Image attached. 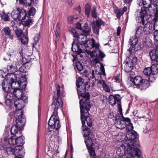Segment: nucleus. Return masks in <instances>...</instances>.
<instances>
[{"instance_id": "52", "label": "nucleus", "mask_w": 158, "mask_h": 158, "mask_svg": "<svg viewBox=\"0 0 158 158\" xmlns=\"http://www.w3.org/2000/svg\"><path fill=\"white\" fill-rule=\"evenodd\" d=\"M101 64L100 70L101 72L99 73V74L101 75H102L104 76H106V73L104 69V66L102 64Z\"/></svg>"}, {"instance_id": "37", "label": "nucleus", "mask_w": 158, "mask_h": 158, "mask_svg": "<svg viewBox=\"0 0 158 158\" xmlns=\"http://www.w3.org/2000/svg\"><path fill=\"white\" fill-rule=\"evenodd\" d=\"M87 148L91 147L92 144V140L89 137H88L87 140L85 141Z\"/></svg>"}, {"instance_id": "14", "label": "nucleus", "mask_w": 158, "mask_h": 158, "mask_svg": "<svg viewBox=\"0 0 158 158\" xmlns=\"http://www.w3.org/2000/svg\"><path fill=\"white\" fill-rule=\"evenodd\" d=\"M126 136L127 139L125 141H129V144H127L133 148H137L134 144L135 140L136 138L135 135L133 133L129 131L127 133Z\"/></svg>"}, {"instance_id": "11", "label": "nucleus", "mask_w": 158, "mask_h": 158, "mask_svg": "<svg viewBox=\"0 0 158 158\" xmlns=\"http://www.w3.org/2000/svg\"><path fill=\"white\" fill-rule=\"evenodd\" d=\"M15 106L18 110L14 114L15 117H18V115H21L23 117V112L21 110L24 107V102L21 99H18L15 101L14 102Z\"/></svg>"}, {"instance_id": "59", "label": "nucleus", "mask_w": 158, "mask_h": 158, "mask_svg": "<svg viewBox=\"0 0 158 158\" xmlns=\"http://www.w3.org/2000/svg\"><path fill=\"white\" fill-rule=\"evenodd\" d=\"M155 74H151L150 75L148 76L149 77L148 79L151 82H153L155 80V78L154 77V75Z\"/></svg>"}, {"instance_id": "36", "label": "nucleus", "mask_w": 158, "mask_h": 158, "mask_svg": "<svg viewBox=\"0 0 158 158\" xmlns=\"http://www.w3.org/2000/svg\"><path fill=\"white\" fill-rule=\"evenodd\" d=\"M91 6L89 4L87 3L85 6V14L88 17L90 11Z\"/></svg>"}, {"instance_id": "49", "label": "nucleus", "mask_w": 158, "mask_h": 158, "mask_svg": "<svg viewBox=\"0 0 158 158\" xmlns=\"http://www.w3.org/2000/svg\"><path fill=\"white\" fill-rule=\"evenodd\" d=\"M85 119V121H86L87 124L88 126L91 127L92 126V121L90 118L88 116L84 118V119Z\"/></svg>"}, {"instance_id": "19", "label": "nucleus", "mask_w": 158, "mask_h": 158, "mask_svg": "<svg viewBox=\"0 0 158 158\" xmlns=\"http://www.w3.org/2000/svg\"><path fill=\"white\" fill-rule=\"evenodd\" d=\"M120 96L118 94H116L114 96L110 95L109 97V103L112 106L115 105L116 102L118 103L120 101Z\"/></svg>"}, {"instance_id": "60", "label": "nucleus", "mask_w": 158, "mask_h": 158, "mask_svg": "<svg viewBox=\"0 0 158 158\" xmlns=\"http://www.w3.org/2000/svg\"><path fill=\"white\" fill-rule=\"evenodd\" d=\"M122 115V119L121 120L122 121H124V122H125L126 123V122L127 123L130 122L131 120H130V119L129 118H125L123 117V115Z\"/></svg>"}, {"instance_id": "13", "label": "nucleus", "mask_w": 158, "mask_h": 158, "mask_svg": "<svg viewBox=\"0 0 158 158\" xmlns=\"http://www.w3.org/2000/svg\"><path fill=\"white\" fill-rule=\"evenodd\" d=\"M105 23L101 19L94 20L91 23L92 27L94 33L96 34H98L99 29L102 24H104Z\"/></svg>"}, {"instance_id": "29", "label": "nucleus", "mask_w": 158, "mask_h": 158, "mask_svg": "<svg viewBox=\"0 0 158 158\" xmlns=\"http://www.w3.org/2000/svg\"><path fill=\"white\" fill-rule=\"evenodd\" d=\"M72 50L73 51L76 53L78 52H81L82 51V49L81 48L78 44L74 43H73L72 44Z\"/></svg>"}, {"instance_id": "51", "label": "nucleus", "mask_w": 158, "mask_h": 158, "mask_svg": "<svg viewBox=\"0 0 158 158\" xmlns=\"http://www.w3.org/2000/svg\"><path fill=\"white\" fill-rule=\"evenodd\" d=\"M14 150L11 147H8L6 148V152L8 154L14 155Z\"/></svg>"}, {"instance_id": "63", "label": "nucleus", "mask_w": 158, "mask_h": 158, "mask_svg": "<svg viewBox=\"0 0 158 158\" xmlns=\"http://www.w3.org/2000/svg\"><path fill=\"white\" fill-rule=\"evenodd\" d=\"M84 53V52L83 50H82V49L81 52H77L76 53V54H77V57H82L83 56V55L82 54H81V53Z\"/></svg>"}, {"instance_id": "46", "label": "nucleus", "mask_w": 158, "mask_h": 158, "mask_svg": "<svg viewBox=\"0 0 158 158\" xmlns=\"http://www.w3.org/2000/svg\"><path fill=\"white\" fill-rule=\"evenodd\" d=\"M126 129L128 131V132L132 131L133 129L132 124L131 122L126 123Z\"/></svg>"}, {"instance_id": "55", "label": "nucleus", "mask_w": 158, "mask_h": 158, "mask_svg": "<svg viewBox=\"0 0 158 158\" xmlns=\"http://www.w3.org/2000/svg\"><path fill=\"white\" fill-rule=\"evenodd\" d=\"M117 104L118 105V108L119 110V112L121 115H122V109L121 107V103L120 101H119V102H118L117 103Z\"/></svg>"}, {"instance_id": "39", "label": "nucleus", "mask_w": 158, "mask_h": 158, "mask_svg": "<svg viewBox=\"0 0 158 158\" xmlns=\"http://www.w3.org/2000/svg\"><path fill=\"white\" fill-rule=\"evenodd\" d=\"M101 83L102 84L103 88L107 92H109L110 91V88L108 87L104 80H102L101 81Z\"/></svg>"}, {"instance_id": "10", "label": "nucleus", "mask_w": 158, "mask_h": 158, "mask_svg": "<svg viewBox=\"0 0 158 158\" xmlns=\"http://www.w3.org/2000/svg\"><path fill=\"white\" fill-rule=\"evenodd\" d=\"M150 17L147 14L146 10L144 8H142L140 12V16L136 18V20L137 23H141L143 25Z\"/></svg>"}, {"instance_id": "12", "label": "nucleus", "mask_w": 158, "mask_h": 158, "mask_svg": "<svg viewBox=\"0 0 158 158\" xmlns=\"http://www.w3.org/2000/svg\"><path fill=\"white\" fill-rule=\"evenodd\" d=\"M128 152L124 155L122 156V158H134L133 156H135L139 157L141 156V152L138 148H133L132 150L128 149Z\"/></svg>"}, {"instance_id": "38", "label": "nucleus", "mask_w": 158, "mask_h": 158, "mask_svg": "<svg viewBox=\"0 0 158 158\" xmlns=\"http://www.w3.org/2000/svg\"><path fill=\"white\" fill-rule=\"evenodd\" d=\"M97 8L95 6H93L91 10V15L94 18H96L97 16Z\"/></svg>"}, {"instance_id": "18", "label": "nucleus", "mask_w": 158, "mask_h": 158, "mask_svg": "<svg viewBox=\"0 0 158 158\" xmlns=\"http://www.w3.org/2000/svg\"><path fill=\"white\" fill-rule=\"evenodd\" d=\"M121 117L119 115H116V119L117 122L115 123V126L117 128L120 129H123L125 128L126 126V123L124 122V121L122 120H119L120 119L119 118Z\"/></svg>"}, {"instance_id": "53", "label": "nucleus", "mask_w": 158, "mask_h": 158, "mask_svg": "<svg viewBox=\"0 0 158 158\" xmlns=\"http://www.w3.org/2000/svg\"><path fill=\"white\" fill-rule=\"evenodd\" d=\"M70 31H71V34L72 35H73L74 37H78V34L77 31L75 29H72Z\"/></svg>"}, {"instance_id": "45", "label": "nucleus", "mask_w": 158, "mask_h": 158, "mask_svg": "<svg viewBox=\"0 0 158 158\" xmlns=\"http://www.w3.org/2000/svg\"><path fill=\"white\" fill-rule=\"evenodd\" d=\"M76 66L77 70L80 72H81L83 69V66L82 64L79 62H78L76 63Z\"/></svg>"}, {"instance_id": "20", "label": "nucleus", "mask_w": 158, "mask_h": 158, "mask_svg": "<svg viewBox=\"0 0 158 158\" xmlns=\"http://www.w3.org/2000/svg\"><path fill=\"white\" fill-rule=\"evenodd\" d=\"M23 150L21 146H17L15 147L14 150V155L15 157L22 158L23 157Z\"/></svg>"}, {"instance_id": "27", "label": "nucleus", "mask_w": 158, "mask_h": 158, "mask_svg": "<svg viewBox=\"0 0 158 158\" xmlns=\"http://www.w3.org/2000/svg\"><path fill=\"white\" fill-rule=\"evenodd\" d=\"M81 30L82 31L83 34L86 36L89 35L91 32V29L90 27L86 24L82 27Z\"/></svg>"}, {"instance_id": "15", "label": "nucleus", "mask_w": 158, "mask_h": 158, "mask_svg": "<svg viewBox=\"0 0 158 158\" xmlns=\"http://www.w3.org/2000/svg\"><path fill=\"white\" fill-rule=\"evenodd\" d=\"M11 55L10 54H7L6 56L8 57V58L9 60L8 62V64L7 66V70L8 72H11L10 73L15 71L16 70V62L10 60V56Z\"/></svg>"}, {"instance_id": "28", "label": "nucleus", "mask_w": 158, "mask_h": 158, "mask_svg": "<svg viewBox=\"0 0 158 158\" xmlns=\"http://www.w3.org/2000/svg\"><path fill=\"white\" fill-rule=\"evenodd\" d=\"M144 33V28H143L142 26L138 27L136 31L135 35L136 36L139 37H141Z\"/></svg>"}, {"instance_id": "35", "label": "nucleus", "mask_w": 158, "mask_h": 158, "mask_svg": "<svg viewBox=\"0 0 158 158\" xmlns=\"http://www.w3.org/2000/svg\"><path fill=\"white\" fill-rule=\"evenodd\" d=\"M0 17H1L2 19L5 21H7L9 20V16L4 12H2L0 13Z\"/></svg>"}, {"instance_id": "42", "label": "nucleus", "mask_w": 158, "mask_h": 158, "mask_svg": "<svg viewBox=\"0 0 158 158\" xmlns=\"http://www.w3.org/2000/svg\"><path fill=\"white\" fill-rule=\"evenodd\" d=\"M19 39L21 40V43L23 44H26L28 42V38L24 35Z\"/></svg>"}, {"instance_id": "3", "label": "nucleus", "mask_w": 158, "mask_h": 158, "mask_svg": "<svg viewBox=\"0 0 158 158\" xmlns=\"http://www.w3.org/2000/svg\"><path fill=\"white\" fill-rule=\"evenodd\" d=\"M17 77L16 74L13 73H10L6 76V79L7 82L10 84L11 88V90H13V93L17 98L22 97L23 92L21 89V83H20L17 81Z\"/></svg>"}, {"instance_id": "7", "label": "nucleus", "mask_w": 158, "mask_h": 158, "mask_svg": "<svg viewBox=\"0 0 158 158\" xmlns=\"http://www.w3.org/2000/svg\"><path fill=\"white\" fill-rule=\"evenodd\" d=\"M81 77H79L76 81V85L77 88V94L79 97L81 96L82 98H85V95L88 94L89 97L90 95L88 93L84 94L86 91V85L82 81Z\"/></svg>"}, {"instance_id": "64", "label": "nucleus", "mask_w": 158, "mask_h": 158, "mask_svg": "<svg viewBox=\"0 0 158 158\" xmlns=\"http://www.w3.org/2000/svg\"><path fill=\"white\" fill-rule=\"evenodd\" d=\"M114 80H115L116 82L117 83L120 82V75L119 74L115 76L114 78Z\"/></svg>"}, {"instance_id": "26", "label": "nucleus", "mask_w": 158, "mask_h": 158, "mask_svg": "<svg viewBox=\"0 0 158 158\" xmlns=\"http://www.w3.org/2000/svg\"><path fill=\"white\" fill-rule=\"evenodd\" d=\"M16 138V145L17 146H21L24 143V140L23 137L21 135H18V136H15Z\"/></svg>"}, {"instance_id": "43", "label": "nucleus", "mask_w": 158, "mask_h": 158, "mask_svg": "<svg viewBox=\"0 0 158 158\" xmlns=\"http://www.w3.org/2000/svg\"><path fill=\"white\" fill-rule=\"evenodd\" d=\"M20 72L25 73L27 72L28 70V66H26L25 65H22L19 68Z\"/></svg>"}, {"instance_id": "33", "label": "nucleus", "mask_w": 158, "mask_h": 158, "mask_svg": "<svg viewBox=\"0 0 158 158\" xmlns=\"http://www.w3.org/2000/svg\"><path fill=\"white\" fill-rule=\"evenodd\" d=\"M115 14L117 17L119 19L121 16L123 14V11L121 9H117L115 10Z\"/></svg>"}, {"instance_id": "8", "label": "nucleus", "mask_w": 158, "mask_h": 158, "mask_svg": "<svg viewBox=\"0 0 158 158\" xmlns=\"http://www.w3.org/2000/svg\"><path fill=\"white\" fill-rule=\"evenodd\" d=\"M148 81L147 80H143L140 76H137L134 78H131L128 82V84L131 86L135 85L139 86L142 85L143 86L147 87Z\"/></svg>"}, {"instance_id": "24", "label": "nucleus", "mask_w": 158, "mask_h": 158, "mask_svg": "<svg viewBox=\"0 0 158 158\" xmlns=\"http://www.w3.org/2000/svg\"><path fill=\"white\" fill-rule=\"evenodd\" d=\"M2 86L3 89L5 92H11V89L10 88V85L8 82H7L6 79L5 81H3L2 83Z\"/></svg>"}, {"instance_id": "21", "label": "nucleus", "mask_w": 158, "mask_h": 158, "mask_svg": "<svg viewBox=\"0 0 158 158\" xmlns=\"http://www.w3.org/2000/svg\"><path fill=\"white\" fill-rule=\"evenodd\" d=\"M2 33L4 35L12 40L13 38V35L12 34L11 30L8 27H5L2 30Z\"/></svg>"}, {"instance_id": "41", "label": "nucleus", "mask_w": 158, "mask_h": 158, "mask_svg": "<svg viewBox=\"0 0 158 158\" xmlns=\"http://www.w3.org/2000/svg\"><path fill=\"white\" fill-rule=\"evenodd\" d=\"M8 143L10 145H16V138L15 137H11L8 140Z\"/></svg>"}, {"instance_id": "30", "label": "nucleus", "mask_w": 158, "mask_h": 158, "mask_svg": "<svg viewBox=\"0 0 158 158\" xmlns=\"http://www.w3.org/2000/svg\"><path fill=\"white\" fill-rule=\"evenodd\" d=\"M20 4H24L25 6H30L32 3H33L31 0H16L18 1Z\"/></svg>"}, {"instance_id": "50", "label": "nucleus", "mask_w": 158, "mask_h": 158, "mask_svg": "<svg viewBox=\"0 0 158 158\" xmlns=\"http://www.w3.org/2000/svg\"><path fill=\"white\" fill-rule=\"evenodd\" d=\"M7 98L9 100H11V98H13V96L15 97L14 94L13 93V90H11V92H7Z\"/></svg>"}, {"instance_id": "56", "label": "nucleus", "mask_w": 158, "mask_h": 158, "mask_svg": "<svg viewBox=\"0 0 158 158\" xmlns=\"http://www.w3.org/2000/svg\"><path fill=\"white\" fill-rule=\"evenodd\" d=\"M117 104L118 105V108L119 110V112L121 115H122V109L121 107V103L120 101H119V102H118L117 103Z\"/></svg>"}, {"instance_id": "17", "label": "nucleus", "mask_w": 158, "mask_h": 158, "mask_svg": "<svg viewBox=\"0 0 158 158\" xmlns=\"http://www.w3.org/2000/svg\"><path fill=\"white\" fill-rule=\"evenodd\" d=\"M152 0H143L142 4L144 7H142L141 8H144L146 10V11L148 10L150 12L153 10L155 9L152 8Z\"/></svg>"}, {"instance_id": "6", "label": "nucleus", "mask_w": 158, "mask_h": 158, "mask_svg": "<svg viewBox=\"0 0 158 158\" xmlns=\"http://www.w3.org/2000/svg\"><path fill=\"white\" fill-rule=\"evenodd\" d=\"M156 18L154 17L153 19V20L155 22V23H152L148 22V20L145 23L144 25V31L145 34H149L152 33L154 30L157 29L158 26V21L156 20V19L158 17V16H156Z\"/></svg>"}, {"instance_id": "57", "label": "nucleus", "mask_w": 158, "mask_h": 158, "mask_svg": "<svg viewBox=\"0 0 158 158\" xmlns=\"http://www.w3.org/2000/svg\"><path fill=\"white\" fill-rule=\"evenodd\" d=\"M153 2V4H152L153 6H156V9L157 12L158 11V0H155Z\"/></svg>"}, {"instance_id": "2", "label": "nucleus", "mask_w": 158, "mask_h": 158, "mask_svg": "<svg viewBox=\"0 0 158 158\" xmlns=\"http://www.w3.org/2000/svg\"><path fill=\"white\" fill-rule=\"evenodd\" d=\"M56 86V89L54 91L53 96V102L52 105V108L53 110V113L50 118L48 124L51 128L57 130L60 127L57 110L59 107L62 106L63 102L61 98L62 93L60 91V85L57 84Z\"/></svg>"}, {"instance_id": "62", "label": "nucleus", "mask_w": 158, "mask_h": 158, "mask_svg": "<svg viewBox=\"0 0 158 158\" xmlns=\"http://www.w3.org/2000/svg\"><path fill=\"white\" fill-rule=\"evenodd\" d=\"M76 28L78 29L81 30L82 27H81V24L80 23H77L75 24Z\"/></svg>"}, {"instance_id": "58", "label": "nucleus", "mask_w": 158, "mask_h": 158, "mask_svg": "<svg viewBox=\"0 0 158 158\" xmlns=\"http://www.w3.org/2000/svg\"><path fill=\"white\" fill-rule=\"evenodd\" d=\"M91 131L89 129L86 131H84V135L85 137H88L90 134Z\"/></svg>"}, {"instance_id": "61", "label": "nucleus", "mask_w": 158, "mask_h": 158, "mask_svg": "<svg viewBox=\"0 0 158 158\" xmlns=\"http://www.w3.org/2000/svg\"><path fill=\"white\" fill-rule=\"evenodd\" d=\"M53 132V131H49L47 134V137L49 139H51L52 136V133Z\"/></svg>"}, {"instance_id": "22", "label": "nucleus", "mask_w": 158, "mask_h": 158, "mask_svg": "<svg viewBox=\"0 0 158 158\" xmlns=\"http://www.w3.org/2000/svg\"><path fill=\"white\" fill-rule=\"evenodd\" d=\"M149 55L151 60L155 61L158 56V46L156 49H153L149 53Z\"/></svg>"}, {"instance_id": "1", "label": "nucleus", "mask_w": 158, "mask_h": 158, "mask_svg": "<svg viewBox=\"0 0 158 158\" xmlns=\"http://www.w3.org/2000/svg\"><path fill=\"white\" fill-rule=\"evenodd\" d=\"M87 36L83 34H80L78 36L77 41L81 45H85L84 50L92 58L91 60L92 64H96L99 63L100 58L104 57L105 55L99 50V44L96 43L93 38L87 40Z\"/></svg>"}, {"instance_id": "32", "label": "nucleus", "mask_w": 158, "mask_h": 158, "mask_svg": "<svg viewBox=\"0 0 158 158\" xmlns=\"http://www.w3.org/2000/svg\"><path fill=\"white\" fill-rule=\"evenodd\" d=\"M152 73L153 74H156L158 73V66L155 64H152L150 67Z\"/></svg>"}, {"instance_id": "31", "label": "nucleus", "mask_w": 158, "mask_h": 158, "mask_svg": "<svg viewBox=\"0 0 158 158\" xmlns=\"http://www.w3.org/2000/svg\"><path fill=\"white\" fill-rule=\"evenodd\" d=\"M137 37L136 35L131 37L129 41V44L130 45H135L136 44L138 41Z\"/></svg>"}, {"instance_id": "25", "label": "nucleus", "mask_w": 158, "mask_h": 158, "mask_svg": "<svg viewBox=\"0 0 158 158\" xmlns=\"http://www.w3.org/2000/svg\"><path fill=\"white\" fill-rule=\"evenodd\" d=\"M19 8L17 6H15L13 9L11 16L12 18L14 19H19Z\"/></svg>"}, {"instance_id": "47", "label": "nucleus", "mask_w": 158, "mask_h": 158, "mask_svg": "<svg viewBox=\"0 0 158 158\" xmlns=\"http://www.w3.org/2000/svg\"><path fill=\"white\" fill-rule=\"evenodd\" d=\"M87 149L88 150L89 155L90 156H96L95 151L93 148L91 147L89 148H87Z\"/></svg>"}, {"instance_id": "44", "label": "nucleus", "mask_w": 158, "mask_h": 158, "mask_svg": "<svg viewBox=\"0 0 158 158\" xmlns=\"http://www.w3.org/2000/svg\"><path fill=\"white\" fill-rule=\"evenodd\" d=\"M36 12L35 9L33 7H31L28 11L29 16L34 15Z\"/></svg>"}, {"instance_id": "48", "label": "nucleus", "mask_w": 158, "mask_h": 158, "mask_svg": "<svg viewBox=\"0 0 158 158\" xmlns=\"http://www.w3.org/2000/svg\"><path fill=\"white\" fill-rule=\"evenodd\" d=\"M40 38V34L38 33L34 38V41L33 42V46L34 47L35 45L39 42Z\"/></svg>"}, {"instance_id": "4", "label": "nucleus", "mask_w": 158, "mask_h": 158, "mask_svg": "<svg viewBox=\"0 0 158 158\" xmlns=\"http://www.w3.org/2000/svg\"><path fill=\"white\" fill-rule=\"evenodd\" d=\"M85 96V98H82L80 99L79 102L81 109V118L82 125L85 123V120H84V118L88 116L89 114L88 111L91 108L89 95L87 94Z\"/></svg>"}, {"instance_id": "9", "label": "nucleus", "mask_w": 158, "mask_h": 158, "mask_svg": "<svg viewBox=\"0 0 158 158\" xmlns=\"http://www.w3.org/2000/svg\"><path fill=\"white\" fill-rule=\"evenodd\" d=\"M128 142L129 141H124L122 145L117 149L116 154L119 157H122L126 154L128 152V149H131V150L134 148L127 144H129Z\"/></svg>"}, {"instance_id": "16", "label": "nucleus", "mask_w": 158, "mask_h": 158, "mask_svg": "<svg viewBox=\"0 0 158 158\" xmlns=\"http://www.w3.org/2000/svg\"><path fill=\"white\" fill-rule=\"evenodd\" d=\"M123 64H125L124 69L127 72H129L132 70L134 65L130 58L127 57Z\"/></svg>"}, {"instance_id": "34", "label": "nucleus", "mask_w": 158, "mask_h": 158, "mask_svg": "<svg viewBox=\"0 0 158 158\" xmlns=\"http://www.w3.org/2000/svg\"><path fill=\"white\" fill-rule=\"evenodd\" d=\"M15 33L18 39L23 35H24L23 34V31L21 29H17L15 30Z\"/></svg>"}, {"instance_id": "54", "label": "nucleus", "mask_w": 158, "mask_h": 158, "mask_svg": "<svg viewBox=\"0 0 158 158\" xmlns=\"http://www.w3.org/2000/svg\"><path fill=\"white\" fill-rule=\"evenodd\" d=\"M33 21L32 19H29L26 20L25 22V24L26 26H28L31 25Z\"/></svg>"}, {"instance_id": "40", "label": "nucleus", "mask_w": 158, "mask_h": 158, "mask_svg": "<svg viewBox=\"0 0 158 158\" xmlns=\"http://www.w3.org/2000/svg\"><path fill=\"white\" fill-rule=\"evenodd\" d=\"M143 73L145 75L148 76L152 74V71L150 67L145 68L143 71Z\"/></svg>"}, {"instance_id": "5", "label": "nucleus", "mask_w": 158, "mask_h": 158, "mask_svg": "<svg viewBox=\"0 0 158 158\" xmlns=\"http://www.w3.org/2000/svg\"><path fill=\"white\" fill-rule=\"evenodd\" d=\"M16 118V124L13 125L10 129V133L14 136H18V132H20V130L24 125L25 122V120L24 118H22V116L18 115Z\"/></svg>"}, {"instance_id": "23", "label": "nucleus", "mask_w": 158, "mask_h": 158, "mask_svg": "<svg viewBox=\"0 0 158 158\" xmlns=\"http://www.w3.org/2000/svg\"><path fill=\"white\" fill-rule=\"evenodd\" d=\"M19 19L21 20L22 22L26 19V17L27 16L26 10L24 9L19 10Z\"/></svg>"}]
</instances>
